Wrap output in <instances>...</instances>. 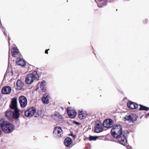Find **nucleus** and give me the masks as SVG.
Listing matches in <instances>:
<instances>
[{
    "instance_id": "nucleus-8",
    "label": "nucleus",
    "mask_w": 149,
    "mask_h": 149,
    "mask_svg": "<svg viewBox=\"0 0 149 149\" xmlns=\"http://www.w3.org/2000/svg\"><path fill=\"white\" fill-rule=\"evenodd\" d=\"M19 103L22 108L25 107L27 104V100L26 97L23 95L19 97Z\"/></svg>"
},
{
    "instance_id": "nucleus-6",
    "label": "nucleus",
    "mask_w": 149,
    "mask_h": 149,
    "mask_svg": "<svg viewBox=\"0 0 149 149\" xmlns=\"http://www.w3.org/2000/svg\"><path fill=\"white\" fill-rule=\"evenodd\" d=\"M104 130V128L101 125V123L99 121H97L95 123L94 127V132L99 133L102 132Z\"/></svg>"
},
{
    "instance_id": "nucleus-19",
    "label": "nucleus",
    "mask_w": 149,
    "mask_h": 149,
    "mask_svg": "<svg viewBox=\"0 0 149 149\" xmlns=\"http://www.w3.org/2000/svg\"><path fill=\"white\" fill-rule=\"evenodd\" d=\"M102 139L98 136H92L90 135L89 137V140L90 141H95L97 139Z\"/></svg>"
},
{
    "instance_id": "nucleus-3",
    "label": "nucleus",
    "mask_w": 149,
    "mask_h": 149,
    "mask_svg": "<svg viewBox=\"0 0 149 149\" xmlns=\"http://www.w3.org/2000/svg\"><path fill=\"white\" fill-rule=\"evenodd\" d=\"M39 76L36 71H33L32 73L28 74L26 77L25 81L27 84H32L35 79L39 80Z\"/></svg>"
},
{
    "instance_id": "nucleus-17",
    "label": "nucleus",
    "mask_w": 149,
    "mask_h": 149,
    "mask_svg": "<svg viewBox=\"0 0 149 149\" xmlns=\"http://www.w3.org/2000/svg\"><path fill=\"white\" fill-rule=\"evenodd\" d=\"M100 4H98V6L99 7L102 8L103 6H104L107 5L108 3V1L107 0H106L103 1H100Z\"/></svg>"
},
{
    "instance_id": "nucleus-10",
    "label": "nucleus",
    "mask_w": 149,
    "mask_h": 149,
    "mask_svg": "<svg viewBox=\"0 0 149 149\" xmlns=\"http://www.w3.org/2000/svg\"><path fill=\"white\" fill-rule=\"evenodd\" d=\"M67 112L69 117L71 118H74L77 114L76 112L74 111L69 109L68 108L67 109Z\"/></svg>"
},
{
    "instance_id": "nucleus-21",
    "label": "nucleus",
    "mask_w": 149,
    "mask_h": 149,
    "mask_svg": "<svg viewBox=\"0 0 149 149\" xmlns=\"http://www.w3.org/2000/svg\"><path fill=\"white\" fill-rule=\"evenodd\" d=\"M140 108L139 109L140 110H145L148 111L149 109V108L147 107L144 106L140 104Z\"/></svg>"
},
{
    "instance_id": "nucleus-15",
    "label": "nucleus",
    "mask_w": 149,
    "mask_h": 149,
    "mask_svg": "<svg viewBox=\"0 0 149 149\" xmlns=\"http://www.w3.org/2000/svg\"><path fill=\"white\" fill-rule=\"evenodd\" d=\"M78 114L79 118L81 120L85 119L87 116L86 114L82 112H79Z\"/></svg>"
},
{
    "instance_id": "nucleus-16",
    "label": "nucleus",
    "mask_w": 149,
    "mask_h": 149,
    "mask_svg": "<svg viewBox=\"0 0 149 149\" xmlns=\"http://www.w3.org/2000/svg\"><path fill=\"white\" fill-rule=\"evenodd\" d=\"M54 116L58 118V120L60 123L62 122L64 120L63 118L59 114H55Z\"/></svg>"
},
{
    "instance_id": "nucleus-40",
    "label": "nucleus",
    "mask_w": 149,
    "mask_h": 149,
    "mask_svg": "<svg viewBox=\"0 0 149 149\" xmlns=\"http://www.w3.org/2000/svg\"><path fill=\"white\" fill-rule=\"evenodd\" d=\"M19 56L21 55V54H20L19 53Z\"/></svg>"
},
{
    "instance_id": "nucleus-7",
    "label": "nucleus",
    "mask_w": 149,
    "mask_h": 149,
    "mask_svg": "<svg viewBox=\"0 0 149 149\" xmlns=\"http://www.w3.org/2000/svg\"><path fill=\"white\" fill-rule=\"evenodd\" d=\"M36 112V109L35 107H32L28 108L25 111V115L27 117H32Z\"/></svg>"
},
{
    "instance_id": "nucleus-29",
    "label": "nucleus",
    "mask_w": 149,
    "mask_h": 149,
    "mask_svg": "<svg viewBox=\"0 0 149 149\" xmlns=\"http://www.w3.org/2000/svg\"><path fill=\"white\" fill-rule=\"evenodd\" d=\"M40 114L39 113L37 112V113L36 115L35 116V117H38L40 116Z\"/></svg>"
},
{
    "instance_id": "nucleus-26",
    "label": "nucleus",
    "mask_w": 149,
    "mask_h": 149,
    "mask_svg": "<svg viewBox=\"0 0 149 149\" xmlns=\"http://www.w3.org/2000/svg\"><path fill=\"white\" fill-rule=\"evenodd\" d=\"M40 88L42 92H45L47 90L46 87L45 86H40Z\"/></svg>"
},
{
    "instance_id": "nucleus-23",
    "label": "nucleus",
    "mask_w": 149,
    "mask_h": 149,
    "mask_svg": "<svg viewBox=\"0 0 149 149\" xmlns=\"http://www.w3.org/2000/svg\"><path fill=\"white\" fill-rule=\"evenodd\" d=\"M132 117L131 113L128 116H126L124 118L127 120H130L131 121Z\"/></svg>"
},
{
    "instance_id": "nucleus-35",
    "label": "nucleus",
    "mask_w": 149,
    "mask_h": 149,
    "mask_svg": "<svg viewBox=\"0 0 149 149\" xmlns=\"http://www.w3.org/2000/svg\"><path fill=\"white\" fill-rule=\"evenodd\" d=\"M10 38L9 37H8V43H9V45H10Z\"/></svg>"
},
{
    "instance_id": "nucleus-36",
    "label": "nucleus",
    "mask_w": 149,
    "mask_h": 149,
    "mask_svg": "<svg viewBox=\"0 0 149 149\" xmlns=\"http://www.w3.org/2000/svg\"><path fill=\"white\" fill-rule=\"evenodd\" d=\"M72 136H73V137H74V138L76 137V135L73 134V135H72Z\"/></svg>"
},
{
    "instance_id": "nucleus-27",
    "label": "nucleus",
    "mask_w": 149,
    "mask_h": 149,
    "mask_svg": "<svg viewBox=\"0 0 149 149\" xmlns=\"http://www.w3.org/2000/svg\"><path fill=\"white\" fill-rule=\"evenodd\" d=\"M73 123L77 125H79L80 124V123L75 121H73Z\"/></svg>"
},
{
    "instance_id": "nucleus-24",
    "label": "nucleus",
    "mask_w": 149,
    "mask_h": 149,
    "mask_svg": "<svg viewBox=\"0 0 149 149\" xmlns=\"http://www.w3.org/2000/svg\"><path fill=\"white\" fill-rule=\"evenodd\" d=\"M46 85V82L44 80L42 81L40 83V86H45Z\"/></svg>"
},
{
    "instance_id": "nucleus-33",
    "label": "nucleus",
    "mask_w": 149,
    "mask_h": 149,
    "mask_svg": "<svg viewBox=\"0 0 149 149\" xmlns=\"http://www.w3.org/2000/svg\"><path fill=\"white\" fill-rule=\"evenodd\" d=\"M3 33L5 36L6 37L7 36V34L4 31H3Z\"/></svg>"
},
{
    "instance_id": "nucleus-25",
    "label": "nucleus",
    "mask_w": 149,
    "mask_h": 149,
    "mask_svg": "<svg viewBox=\"0 0 149 149\" xmlns=\"http://www.w3.org/2000/svg\"><path fill=\"white\" fill-rule=\"evenodd\" d=\"M12 74L13 73L12 72H8V73L7 72H6L5 75L4 77H6L8 76H10V75L12 76Z\"/></svg>"
},
{
    "instance_id": "nucleus-30",
    "label": "nucleus",
    "mask_w": 149,
    "mask_h": 149,
    "mask_svg": "<svg viewBox=\"0 0 149 149\" xmlns=\"http://www.w3.org/2000/svg\"><path fill=\"white\" fill-rule=\"evenodd\" d=\"M19 79H17V87L19 86Z\"/></svg>"
},
{
    "instance_id": "nucleus-38",
    "label": "nucleus",
    "mask_w": 149,
    "mask_h": 149,
    "mask_svg": "<svg viewBox=\"0 0 149 149\" xmlns=\"http://www.w3.org/2000/svg\"><path fill=\"white\" fill-rule=\"evenodd\" d=\"M38 89V88H37L36 90H35V91H37Z\"/></svg>"
},
{
    "instance_id": "nucleus-37",
    "label": "nucleus",
    "mask_w": 149,
    "mask_h": 149,
    "mask_svg": "<svg viewBox=\"0 0 149 149\" xmlns=\"http://www.w3.org/2000/svg\"><path fill=\"white\" fill-rule=\"evenodd\" d=\"M127 149H132V148L130 147L129 148H127Z\"/></svg>"
},
{
    "instance_id": "nucleus-31",
    "label": "nucleus",
    "mask_w": 149,
    "mask_h": 149,
    "mask_svg": "<svg viewBox=\"0 0 149 149\" xmlns=\"http://www.w3.org/2000/svg\"><path fill=\"white\" fill-rule=\"evenodd\" d=\"M49 49H48V50L47 49H46L45 51V54H48V50H49Z\"/></svg>"
},
{
    "instance_id": "nucleus-9",
    "label": "nucleus",
    "mask_w": 149,
    "mask_h": 149,
    "mask_svg": "<svg viewBox=\"0 0 149 149\" xmlns=\"http://www.w3.org/2000/svg\"><path fill=\"white\" fill-rule=\"evenodd\" d=\"M127 107L130 109H136L138 107V105L136 103L131 101H129L127 104Z\"/></svg>"
},
{
    "instance_id": "nucleus-39",
    "label": "nucleus",
    "mask_w": 149,
    "mask_h": 149,
    "mask_svg": "<svg viewBox=\"0 0 149 149\" xmlns=\"http://www.w3.org/2000/svg\"><path fill=\"white\" fill-rule=\"evenodd\" d=\"M17 77H18L19 76V74H18L17 75Z\"/></svg>"
},
{
    "instance_id": "nucleus-32",
    "label": "nucleus",
    "mask_w": 149,
    "mask_h": 149,
    "mask_svg": "<svg viewBox=\"0 0 149 149\" xmlns=\"http://www.w3.org/2000/svg\"><path fill=\"white\" fill-rule=\"evenodd\" d=\"M148 116H149V112L146 115L145 117L147 118Z\"/></svg>"
},
{
    "instance_id": "nucleus-14",
    "label": "nucleus",
    "mask_w": 149,
    "mask_h": 149,
    "mask_svg": "<svg viewBox=\"0 0 149 149\" xmlns=\"http://www.w3.org/2000/svg\"><path fill=\"white\" fill-rule=\"evenodd\" d=\"M11 52L12 56L15 57L19 53L17 47H14L12 48Z\"/></svg>"
},
{
    "instance_id": "nucleus-5",
    "label": "nucleus",
    "mask_w": 149,
    "mask_h": 149,
    "mask_svg": "<svg viewBox=\"0 0 149 149\" xmlns=\"http://www.w3.org/2000/svg\"><path fill=\"white\" fill-rule=\"evenodd\" d=\"M63 130L61 128L56 126L54 128L53 132L54 136L56 139H59L63 136Z\"/></svg>"
},
{
    "instance_id": "nucleus-12",
    "label": "nucleus",
    "mask_w": 149,
    "mask_h": 149,
    "mask_svg": "<svg viewBox=\"0 0 149 149\" xmlns=\"http://www.w3.org/2000/svg\"><path fill=\"white\" fill-rule=\"evenodd\" d=\"M72 139L69 137L66 138L64 140V143L65 146L67 147L70 146V144L72 143Z\"/></svg>"
},
{
    "instance_id": "nucleus-28",
    "label": "nucleus",
    "mask_w": 149,
    "mask_h": 149,
    "mask_svg": "<svg viewBox=\"0 0 149 149\" xmlns=\"http://www.w3.org/2000/svg\"><path fill=\"white\" fill-rule=\"evenodd\" d=\"M15 62L17 65H19V58H17Z\"/></svg>"
},
{
    "instance_id": "nucleus-22",
    "label": "nucleus",
    "mask_w": 149,
    "mask_h": 149,
    "mask_svg": "<svg viewBox=\"0 0 149 149\" xmlns=\"http://www.w3.org/2000/svg\"><path fill=\"white\" fill-rule=\"evenodd\" d=\"M24 86V83L19 80V91L21 90H24V89L23 88Z\"/></svg>"
},
{
    "instance_id": "nucleus-18",
    "label": "nucleus",
    "mask_w": 149,
    "mask_h": 149,
    "mask_svg": "<svg viewBox=\"0 0 149 149\" xmlns=\"http://www.w3.org/2000/svg\"><path fill=\"white\" fill-rule=\"evenodd\" d=\"M26 61L19 57V65L22 67L25 66L26 64Z\"/></svg>"
},
{
    "instance_id": "nucleus-11",
    "label": "nucleus",
    "mask_w": 149,
    "mask_h": 149,
    "mask_svg": "<svg viewBox=\"0 0 149 149\" xmlns=\"http://www.w3.org/2000/svg\"><path fill=\"white\" fill-rule=\"evenodd\" d=\"M11 91V88L9 86L4 87L1 91V92L3 94H9Z\"/></svg>"
},
{
    "instance_id": "nucleus-1",
    "label": "nucleus",
    "mask_w": 149,
    "mask_h": 149,
    "mask_svg": "<svg viewBox=\"0 0 149 149\" xmlns=\"http://www.w3.org/2000/svg\"><path fill=\"white\" fill-rule=\"evenodd\" d=\"M113 121L111 119H106L103 121V126L108 129L112 127L111 133L112 136L117 139L119 143L123 145H127V139L126 136L122 133V127L119 124L113 126Z\"/></svg>"
},
{
    "instance_id": "nucleus-2",
    "label": "nucleus",
    "mask_w": 149,
    "mask_h": 149,
    "mask_svg": "<svg viewBox=\"0 0 149 149\" xmlns=\"http://www.w3.org/2000/svg\"><path fill=\"white\" fill-rule=\"evenodd\" d=\"M10 109L5 112V116L9 120H13L19 118V109L18 108L17 98L12 99L9 105Z\"/></svg>"
},
{
    "instance_id": "nucleus-20",
    "label": "nucleus",
    "mask_w": 149,
    "mask_h": 149,
    "mask_svg": "<svg viewBox=\"0 0 149 149\" xmlns=\"http://www.w3.org/2000/svg\"><path fill=\"white\" fill-rule=\"evenodd\" d=\"M132 116L131 121L132 123H134L137 120L138 116L135 113H131Z\"/></svg>"
},
{
    "instance_id": "nucleus-41",
    "label": "nucleus",
    "mask_w": 149,
    "mask_h": 149,
    "mask_svg": "<svg viewBox=\"0 0 149 149\" xmlns=\"http://www.w3.org/2000/svg\"><path fill=\"white\" fill-rule=\"evenodd\" d=\"M127 1H129L130 0H126Z\"/></svg>"
},
{
    "instance_id": "nucleus-4",
    "label": "nucleus",
    "mask_w": 149,
    "mask_h": 149,
    "mask_svg": "<svg viewBox=\"0 0 149 149\" xmlns=\"http://www.w3.org/2000/svg\"><path fill=\"white\" fill-rule=\"evenodd\" d=\"M0 127L3 132L7 134L12 132L14 130L12 124L8 122H3L0 124Z\"/></svg>"
},
{
    "instance_id": "nucleus-34",
    "label": "nucleus",
    "mask_w": 149,
    "mask_h": 149,
    "mask_svg": "<svg viewBox=\"0 0 149 149\" xmlns=\"http://www.w3.org/2000/svg\"><path fill=\"white\" fill-rule=\"evenodd\" d=\"M73 133L72 132H70V134L69 135L70 136H72V135H73Z\"/></svg>"
},
{
    "instance_id": "nucleus-13",
    "label": "nucleus",
    "mask_w": 149,
    "mask_h": 149,
    "mask_svg": "<svg viewBox=\"0 0 149 149\" xmlns=\"http://www.w3.org/2000/svg\"><path fill=\"white\" fill-rule=\"evenodd\" d=\"M49 96L48 95L46 94H44L42 99L43 103L45 104H48L49 102Z\"/></svg>"
}]
</instances>
